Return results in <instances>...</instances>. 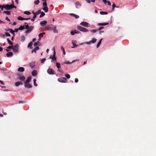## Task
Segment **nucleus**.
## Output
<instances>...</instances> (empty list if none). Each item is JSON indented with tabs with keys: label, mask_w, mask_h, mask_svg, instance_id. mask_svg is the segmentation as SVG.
<instances>
[{
	"label": "nucleus",
	"mask_w": 156,
	"mask_h": 156,
	"mask_svg": "<svg viewBox=\"0 0 156 156\" xmlns=\"http://www.w3.org/2000/svg\"><path fill=\"white\" fill-rule=\"evenodd\" d=\"M108 23H98V25L99 26H103L108 25Z\"/></svg>",
	"instance_id": "17"
},
{
	"label": "nucleus",
	"mask_w": 156,
	"mask_h": 156,
	"mask_svg": "<svg viewBox=\"0 0 156 156\" xmlns=\"http://www.w3.org/2000/svg\"><path fill=\"white\" fill-rule=\"evenodd\" d=\"M24 29V27L23 26H20L18 28V29L20 30H23Z\"/></svg>",
	"instance_id": "37"
},
{
	"label": "nucleus",
	"mask_w": 156,
	"mask_h": 156,
	"mask_svg": "<svg viewBox=\"0 0 156 156\" xmlns=\"http://www.w3.org/2000/svg\"><path fill=\"white\" fill-rule=\"evenodd\" d=\"M3 13H5L7 15H9L10 14L11 12L9 11H5Z\"/></svg>",
	"instance_id": "33"
},
{
	"label": "nucleus",
	"mask_w": 156,
	"mask_h": 156,
	"mask_svg": "<svg viewBox=\"0 0 156 156\" xmlns=\"http://www.w3.org/2000/svg\"><path fill=\"white\" fill-rule=\"evenodd\" d=\"M17 19L19 20H28L30 19V18H25L23 17H22L21 16H19L18 18Z\"/></svg>",
	"instance_id": "8"
},
{
	"label": "nucleus",
	"mask_w": 156,
	"mask_h": 156,
	"mask_svg": "<svg viewBox=\"0 0 156 156\" xmlns=\"http://www.w3.org/2000/svg\"><path fill=\"white\" fill-rule=\"evenodd\" d=\"M13 55V53L12 52H9L7 53L6 55L8 57L10 56H12Z\"/></svg>",
	"instance_id": "24"
},
{
	"label": "nucleus",
	"mask_w": 156,
	"mask_h": 156,
	"mask_svg": "<svg viewBox=\"0 0 156 156\" xmlns=\"http://www.w3.org/2000/svg\"><path fill=\"white\" fill-rule=\"evenodd\" d=\"M102 39H103L102 38V39H101L99 41V42L98 43V44H97V48H98V47L100 45V44H101V41H102Z\"/></svg>",
	"instance_id": "27"
},
{
	"label": "nucleus",
	"mask_w": 156,
	"mask_h": 156,
	"mask_svg": "<svg viewBox=\"0 0 156 156\" xmlns=\"http://www.w3.org/2000/svg\"><path fill=\"white\" fill-rule=\"evenodd\" d=\"M65 76L67 79H69L70 77V75L69 74H66L65 75Z\"/></svg>",
	"instance_id": "44"
},
{
	"label": "nucleus",
	"mask_w": 156,
	"mask_h": 156,
	"mask_svg": "<svg viewBox=\"0 0 156 156\" xmlns=\"http://www.w3.org/2000/svg\"><path fill=\"white\" fill-rule=\"evenodd\" d=\"M42 9L44 10L45 12H47L48 11V9L47 7H43L42 8Z\"/></svg>",
	"instance_id": "22"
},
{
	"label": "nucleus",
	"mask_w": 156,
	"mask_h": 156,
	"mask_svg": "<svg viewBox=\"0 0 156 156\" xmlns=\"http://www.w3.org/2000/svg\"><path fill=\"white\" fill-rule=\"evenodd\" d=\"M107 3L108 5H111V3L109 2L108 1L107 2Z\"/></svg>",
	"instance_id": "59"
},
{
	"label": "nucleus",
	"mask_w": 156,
	"mask_h": 156,
	"mask_svg": "<svg viewBox=\"0 0 156 156\" xmlns=\"http://www.w3.org/2000/svg\"><path fill=\"white\" fill-rule=\"evenodd\" d=\"M19 79L20 80L23 81L25 80V77L23 76H20L19 77Z\"/></svg>",
	"instance_id": "26"
},
{
	"label": "nucleus",
	"mask_w": 156,
	"mask_h": 156,
	"mask_svg": "<svg viewBox=\"0 0 156 156\" xmlns=\"http://www.w3.org/2000/svg\"><path fill=\"white\" fill-rule=\"evenodd\" d=\"M56 66L58 69H59L61 67L60 64L58 62H56Z\"/></svg>",
	"instance_id": "30"
},
{
	"label": "nucleus",
	"mask_w": 156,
	"mask_h": 156,
	"mask_svg": "<svg viewBox=\"0 0 156 156\" xmlns=\"http://www.w3.org/2000/svg\"><path fill=\"white\" fill-rule=\"evenodd\" d=\"M40 3V1L39 0H37L34 1V3L36 5H38Z\"/></svg>",
	"instance_id": "39"
},
{
	"label": "nucleus",
	"mask_w": 156,
	"mask_h": 156,
	"mask_svg": "<svg viewBox=\"0 0 156 156\" xmlns=\"http://www.w3.org/2000/svg\"><path fill=\"white\" fill-rule=\"evenodd\" d=\"M24 13L26 15H29L30 14V12L29 11H25Z\"/></svg>",
	"instance_id": "43"
},
{
	"label": "nucleus",
	"mask_w": 156,
	"mask_h": 156,
	"mask_svg": "<svg viewBox=\"0 0 156 156\" xmlns=\"http://www.w3.org/2000/svg\"><path fill=\"white\" fill-rule=\"evenodd\" d=\"M84 43H85V44H90L91 43V42L90 41H88V42H84Z\"/></svg>",
	"instance_id": "48"
},
{
	"label": "nucleus",
	"mask_w": 156,
	"mask_h": 156,
	"mask_svg": "<svg viewBox=\"0 0 156 156\" xmlns=\"http://www.w3.org/2000/svg\"><path fill=\"white\" fill-rule=\"evenodd\" d=\"M9 32L13 34H14V31L12 29H10L9 30Z\"/></svg>",
	"instance_id": "49"
},
{
	"label": "nucleus",
	"mask_w": 156,
	"mask_h": 156,
	"mask_svg": "<svg viewBox=\"0 0 156 156\" xmlns=\"http://www.w3.org/2000/svg\"><path fill=\"white\" fill-rule=\"evenodd\" d=\"M31 77H29L27 80L24 81V82L25 83H29V82L31 81Z\"/></svg>",
	"instance_id": "18"
},
{
	"label": "nucleus",
	"mask_w": 156,
	"mask_h": 156,
	"mask_svg": "<svg viewBox=\"0 0 156 156\" xmlns=\"http://www.w3.org/2000/svg\"><path fill=\"white\" fill-rule=\"evenodd\" d=\"M33 29V26H30L28 29L26 30V33H29Z\"/></svg>",
	"instance_id": "12"
},
{
	"label": "nucleus",
	"mask_w": 156,
	"mask_h": 156,
	"mask_svg": "<svg viewBox=\"0 0 156 156\" xmlns=\"http://www.w3.org/2000/svg\"><path fill=\"white\" fill-rule=\"evenodd\" d=\"M104 28V27H100L99 29H98V30H101L102 29H103V28Z\"/></svg>",
	"instance_id": "60"
},
{
	"label": "nucleus",
	"mask_w": 156,
	"mask_h": 156,
	"mask_svg": "<svg viewBox=\"0 0 156 156\" xmlns=\"http://www.w3.org/2000/svg\"><path fill=\"white\" fill-rule=\"evenodd\" d=\"M78 32H76V31H72L71 32V34L72 35H74L75 34H78Z\"/></svg>",
	"instance_id": "29"
},
{
	"label": "nucleus",
	"mask_w": 156,
	"mask_h": 156,
	"mask_svg": "<svg viewBox=\"0 0 156 156\" xmlns=\"http://www.w3.org/2000/svg\"><path fill=\"white\" fill-rule=\"evenodd\" d=\"M45 15L44 13L43 12H41V15L40 16V17L41 18L43 16H44Z\"/></svg>",
	"instance_id": "35"
},
{
	"label": "nucleus",
	"mask_w": 156,
	"mask_h": 156,
	"mask_svg": "<svg viewBox=\"0 0 156 156\" xmlns=\"http://www.w3.org/2000/svg\"><path fill=\"white\" fill-rule=\"evenodd\" d=\"M77 43V41L75 40H73L72 41V43L73 45L72 47V48H74L77 47L78 45H76V44Z\"/></svg>",
	"instance_id": "5"
},
{
	"label": "nucleus",
	"mask_w": 156,
	"mask_h": 156,
	"mask_svg": "<svg viewBox=\"0 0 156 156\" xmlns=\"http://www.w3.org/2000/svg\"><path fill=\"white\" fill-rule=\"evenodd\" d=\"M100 13L101 15H106L108 14V13L107 12L104 11L100 12Z\"/></svg>",
	"instance_id": "32"
},
{
	"label": "nucleus",
	"mask_w": 156,
	"mask_h": 156,
	"mask_svg": "<svg viewBox=\"0 0 156 156\" xmlns=\"http://www.w3.org/2000/svg\"><path fill=\"white\" fill-rule=\"evenodd\" d=\"M20 84H23V83H21V82H16L15 84V85L17 87L19 86Z\"/></svg>",
	"instance_id": "28"
},
{
	"label": "nucleus",
	"mask_w": 156,
	"mask_h": 156,
	"mask_svg": "<svg viewBox=\"0 0 156 156\" xmlns=\"http://www.w3.org/2000/svg\"><path fill=\"white\" fill-rule=\"evenodd\" d=\"M18 30H19L18 29H15V31H14L15 32H17L18 31Z\"/></svg>",
	"instance_id": "63"
},
{
	"label": "nucleus",
	"mask_w": 156,
	"mask_h": 156,
	"mask_svg": "<svg viewBox=\"0 0 156 156\" xmlns=\"http://www.w3.org/2000/svg\"><path fill=\"white\" fill-rule=\"evenodd\" d=\"M41 10H39L37 12H35V14L37 16V15L41 13Z\"/></svg>",
	"instance_id": "38"
},
{
	"label": "nucleus",
	"mask_w": 156,
	"mask_h": 156,
	"mask_svg": "<svg viewBox=\"0 0 156 156\" xmlns=\"http://www.w3.org/2000/svg\"><path fill=\"white\" fill-rule=\"evenodd\" d=\"M5 34L6 36L7 37H9V36H10V34H9V33H8L6 32L5 33Z\"/></svg>",
	"instance_id": "52"
},
{
	"label": "nucleus",
	"mask_w": 156,
	"mask_h": 156,
	"mask_svg": "<svg viewBox=\"0 0 156 156\" xmlns=\"http://www.w3.org/2000/svg\"><path fill=\"white\" fill-rule=\"evenodd\" d=\"M3 50L2 48L0 47V51H1Z\"/></svg>",
	"instance_id": "64"
},
{
	"label": "nucleus",
	"mask_w": 156,
	"mask_h": 156,
	"mask_svg": "<svg viewBox=\"0 0 156 156\" xmlns=\"http://www.w3.org/2000/svg\"><path fill=\"white\" fill-rule=\"evenodd\" d=\"M37 74V72L35 70H34L32 73V75L33 76H35Z\"/></svg>",
	"instance_id": "16"
},
{
	"label": "nucleus",
	"mask_w": 156,
	"mask_h": 156,
	"mask_svg": "<svg viewBox=\"0 0 156 156\" xmlns=\"http://www.w3.org/2000/svg\"><path fill=\"white\" fill-rule=\"evenodd\" d=\"M78 81V79H77V78H76L75 79V82H76V83H77Z\"/></svg>",
	"instance_id": "55"
},
{
	"label": "nucleus",
	"mask_w": 156,
	"mask_h": 156,
	"mask_svg": "<svg viewBox=\"0 0 156 156\" xmlns=\"http://www.w3.org/2000/svg\"><path fill=\"white\" fill-rule=\"evenodd\" d=\"M41 45V43L39 42L34 43V46L37 47V46H39Z\"/></svg>",
	"instance_id": "15"
},
{
	"label": "nucleus",
	"mask_w": 156,
	"mask_h": 156,
	"mask_svg": "<svg viewBox=\"0 0 156 156\" xmlns=\"http://www.w3.org/2000/svg\"><path fill=\"white\" fill-rule=\"evenodd\" d=\"M45 33L44 32H43L42 33L38 35V37H39V40L40 41L41 38L43 37V35Z\"/></svg>",
	"instance_id": "11"
},
{
	"label": "nucleus",
	"mask_w": 156,
	"mask_h": 156,
	"mask_svg": "<svg viewBox=\"0 0 156 156\" xmlns=\"http://www.w3.org/2000/svg\"><path fill=\"white\" fill-rule=\"evenodd\" d=\"M45 60H46L45 58H44L42 59H41V63H44V61H45Z\"/></svg>",
	"instance_id": "47"
},
{
	"label": "nucleus",
	"mask_w": 156,
	"mask_h": 156,
	"mask_svg": "<svg viewBox=\"0 0 156 156\" xmlns=\"http://www.w3.org/2000/svg\"><path fill=\"white\" fill-rule=\"evenodd\" d=\"M13 47L12 46H9L7 48L8 49H11Z\"/></svg>",
	"instance_id": "54"
},
{
	"label": "nucleus",
	"mask_w": 156,
	"mask_h": 156,
	"mask_svg": "<svg viewBox=\"0 0 156 156\" xmlns=\"http://www.w3.org/2000/svg\"><path fill=\"white\" fill-rule=\"evenodd\" d=\"M70 15L73 16L76 19L78 18L79 17V16L73 13H70Z\"/></svg>",
	"instance_id": "23"
},
{
	"label": "nucleus",
	"mask_w": 156,
	"mask_h": 156,
	"mask_svg": "<svg viewBox=\"0 0 156 156\" xmlns=\"http://www.w3.org/2000/svg\"><path fill=\"white\" fill-rule=\"evenodd\" d=\"M39 48L38 47H36L31 51V53H36V51L39 50Z\"/></svg>",
	"instance_id": "10"
},
{
	"label": "nucleus",
	"mask_w": 156,
	"mask_h": 156,
	"mask_svg": "<svg viewBox=\"0 0 156 156\" xmlns=\"http://www.w3.org/2000/svg\"><path fill=\"white\" fill-rule=\"evenodd\" d=\"M21 41H24L25 40V37L24 36H22L21 37Z\"/></svg>",
	"instance_id": "41"
},
{
	"label": "nucleus",
	"mask_w": 156,
	"mask_h": 156,
	"mask_svg": "<svg viewBox=\"0 0 156 156\" xmlns=\"http://www.w3.org/2000/svg\"><path fill=\"white\" fill-rule=\"evenodd\" d=\"M34 82V85L35 86H37V84L36 83V79H34L33 80Z\"/></svg>",
	"instance_id": "46"
},
{
	"label": "nucleus",
	"mask_w": 156,
	"mask_h": 156,
	"mask_svg": "<svg viewBox=\"0 0 156 156\" xmlns=\"http://www.w3.org/2000/svg\"><path fill=\"white\" fill-rule=\"evenodd\" d=\"M103 2H104V3L106 4L107 3L106 0H102Z\"/></svg>",
	"instance_id": "61"
},
{
	"label": "nucleus",
	"mask_w": 156,
	"mask_h": 156,
	"mask_svg": "<svg viewBox=\"0 0 156 156\" xmlns=\"http://www.w3.org/2000/svg\"><path fill=\"white\" fill-rule=\"evenodd\" d=\"M13 51L15 52H18V48L13 47Z\"/></svg>",
	"instance_id": "31"
},
{
	"label": "nucleus",
	"mask_w": 156,
	"mask_h": 156,
	"mask_svg": "<svg viewBox=\"0 0 156 156\" xmlns=\"http://www.w3.org/2000/svg\"><path fill=\"white\" fill-rule=\"evenodd\" d=\"M50 58L52 59V60H51L52 62L54 60H56V58H54V57L53 56H50Z\"/></svg>",
	"instance_id": "40"
},
{
	"label": "nucleus",
	"mask_w": 156,
	"mask_h": 156,
	"mask_svg": "<svg viewBox=\"0 0 156 156\" xmlns=\"http://www.w3.org/2000/svg\"><path fill=\"white\" fill-rule=\"evenodd\" d=\"M5 23L2 21V20H0V24L4 23Z\"/></svg>",
	"instance_id": "62"
},
{
	"label": "nucleus",
	"mask_w": 156,
	"mask_h": 156,
	"mask_svg": "<svg viewBox=\"0 0 156 156\" xmlns=\"http://www.w3.org/2000/svg\"><path fill=\"white\" fill-rule=\"evenodd\" d=\"M75 5L76 6V7L78 9L81 6V4L79 2H76L75 3Z\"/></svg>",
	"instance_id": "14"
},
{
	"label": "nucleus",
	"mask_w": 156,
	"mask_h": 156,
	"mask_svg": "<svg viewBox=\"0 0 156 156\" xmlns=\"http://www.w3.org/2000/svg\"><path fill=\"white\" fill-rule=\"evenodd\" d=\"M5 19L7 20V21H10V20L8 18V17H6V18H5Z\"/></svg>",
	"instance_id": "57"
},
{
	"label": "nucleus",
	"mask_w": 156,
	"mask_h": 156,
	"mask_svg": "<svg viewBox=\"0 0 156 156\" xmlns=\"http://www.w3.org/2000/svg\"><path fill=\"white\" fill-rule=\"evenodd\" d=\"M58 81L61 83H66L67 82V79L64 77L59 78L58 79Z\"/></svg>",
	"instance_id": "3"
},
{
	"label": "nucleus",
	"mask_w": 156,
	"mask_h": 156,
	"mask_svg": "<svg viewBox=\"0 0 156 156\" xmlns=\"http://www.w3.org/2000/svg\"><path fill=\"white\" fill-rule=\"evenodd\" d=\"M116 7V5L114 3L112 5V10H114L115 8Z\"/></svg>",
	"instance_id": "51"
},
{
	"label": "nucleus",
	"mask_w": 156,
	"mask_h": 156,
	"mask_svg": "<svg viewBox=\"0 0 156 156\" xmlns=\"http://www.w3.org/2000/svg\"><path fill=\"white\" fill-rule=\"evenodd\" d=\"M18 70L19 71L23 72L24 70V68L23 67H20L18 68Z\"/></svg>",
	"instance_id": "19"
},
{
	"label": "nucleus",
	"mask_w": 156,
	"mask_h": 156,
	"mask_svg": "<svg viewBox=\"0 0 156 156\" xmlns=\"http://www.w3.org/2000/svg\"><path fill=\"white\" fill-rule=\"evenodd\" d=\"M33 13L34 14V16L32 19H31V20L33 22L35 20V19L36 17L37 16L36 15L34 12H33Z\"/></svg>",
	"instance_id": "20"
},
{
	"label": "nucleus",
	"mask_w": 156,
	"mask_h": 156,
	"mask_svg": "<svg viewBox=\"0 0 156 156\" xmlns=\"http://www.w3.org/2000/svg\"><path fill=\"white\" fill-rule=\"evenodd\" d=\"M98 31V30H92L90 31L91 32L95 33L96 32Z\"/></svg>",
	"instance_id": "50"
},
{
	"label": "nucleus",
	"mask_w": 156,
	"mask_h": 156,
	"mask_svg": "<svg viewBox=\"0 0 156 156\" xmlns=\"http://www.w3.org/2000/svg\"><path fill=\"white\" fill-rule=\"evenodd\" d=\"M77 29L80 31L84 32H87L89 31V30L83 27L79 26L77 27Z\"/></svg>",
	"instance_id": "2"
},
{
	"label": "nucleus",
	"mask_w": 156,
	"mask_h": 156,
	"mask_svg": "<svg viewBox=\"0 0 156 156\" xmlns=\"http://www.w3.org/2000/svg\"><path fill=\"white\" fill-rule=\"evenodd\" d=\"M58 71L59 72H60V73H63V71H62V70H61V69H58Z\"/></svg>",
	"instance_id": "56"
},
{
	"label": "nucleus",
	"mask_w": 156,
	"mask_h": 156,
	"mask_svg": "<svg viewBox=\"0 0 156 156\" xmlns=\"http://www.w3.org/2000/svg\"><path fill=\"white\" fill-rule=\"evenodd\" d=\"M80 24L83 26L86 27H89V23L85 22H82L80 23Z\"/></svg>",
	"instance_id": "7"
},
{
	"label": "nucleus",
	"mask_w": 156,
	"mask_h": 156,
	"mask_svg": "<svg viewBox=\"0 0 156 156\" xmlns=\"http://www.w3.org/2000/svg\"><path fill=\"white\" fill-rule=\"evenodd\" d=\"M43 7H47V3L46 2H44L43 3Z\"/></svg>",
	"instance_id": "45"
},
{
	"label": "nucleus",
	"mask_w": 156,
	"mask_h": 156,
	"mask_svg": "<svg viewBox=\"0 0 156 156\" xmlns=\"http://www.w3.org/2000/svg\"><path fill=\"white\" fill-rule=\"evenodd\" d=\"M96 41H97V39L96 38H93L92 39V40L91 41H90L91 43H94L95 42H96Z\"/></svg>",
	"instance_id": "25"
},
{
	"label": "nucleus",
	"mask_w": 156,
	"mask_h": 156,
	"mask_svg": "<svg viewBox=\"0 0 156 156\" xmlns=\"http://www.w3.org/2000/svg\"><path fill=\"white\" fill-rule=\"evenodd\" d=\"M24 24L25 25V28L26 29H28L29 27L28 24L27 23H24Z\"/></svg>",
	"instance_id": "42"
},
{
	"label": "nucleus",
	"mask_w": 156,
	"mask_h": 156,
	"mask_svg": "<svg viewBox=\"0 0 156 156\" xmlns=\"http://www.w3.org/2000/svg\"><path fill=\"white\" fill-rule=\"evenodd\" d=\"M18 44H16L13 47L16 48H18Z\"/></svg>",
	"instance_id": "53"
},
{
	"label": "nucleus",
	"mask_w": 156,
	"mask_h": 156,
	"mask_svg": "<svg viewBox=\"0 0 156 156\" xmlns=\"http://www.w3.org/2000/svg\"><path fill=\"white\" fill-rule=\"evenodd\" d=\"M24 83H25L24 86L26 87L27 88H30L31 87V85L30 83H27L25 82H24Z\"/></svg>",
	"instance_id": "9"
},
{
	"label": "nucleus",
	"mask_w": 156,
	"mask_h": 156,
	"mask_svg": "<svg viewBox=\"0 0 156 156\" xmlns=\"http://www.w3.org/2000/svg\"><path fill=\"white\" fill-rule=\"evenodd\" d=\"M53 50L54 51V56H55V48H53Z\"/></svg>",
	"instance_id": "58"
},
{
	"label": "nucleus",
	"mask_w": 156,
	"mask_h": 156,
	"mask_svg": "<svg viewBox=\"0 0 156 156\" xmlns=\"http://www.w3.org/2000/svg\"><path fill=\"white\" fill-rule=\"evenodd\" d=\"M47 73L49 74L52 75L55 74V72L52 69H49L47 70Z\"/></svg>",
	"instance_id": "6"
},
{
	"label": "nucleus",
	"mask_w": 156,
	"mask_h": 156,
	"mask_svg": "<svg viewBox=\"0 0 156 156\" xmlns=\"http://www.w3.org/2000/svg\"><path fill=\"white\" fill-rule=\"evenodd\" d=\"M50 26L52 27V30L54 33H57L58 31L56 29V26H53L52 25H51Z\"/></svg>",
	"instance_id": "4"
},
{
	"label": "nucleus",
	"mask_w": 156,
	"mask_h": 156,
	"mask_svg": "<svg viewBox=\"0 0 156 156\" xmlns=\"http://www.w3.org/2000/svg\"><path fill=\"white\" fill-rule=\"evenodd\" d=\"M7 41H8V43L11 45H12L13 44L12 42H11L8 39H7Z\"/></svg>",
	"instance_id": "36"
},
{
	"label": "nucleus",
	"mask_w": 156,
	"mask_h": 156,
	"mask_svg": "<svg viewBox=\"0 0 156 156\" xmlns=\"http://www.w3.org/2000/svg\"><path fill=\"white\" fill-rule=\"evenodd\" d=\"M61 50L62 51H63V54L65 55L66 53H65V49H64V48L62 46H61Z\"/></svg>",
	"instance_id": "34"
},
{
	"label": "nucleus",
	"mask_w": 156,
	"mask_h": 156,
	"mask_svg": "<svg viewBox=\"0 0 156 156\" xmlns=\"http://www.w3.org/2000/svg\"><path fill=\"white\" fill-rule=\"evenodd\" d=\"M33 45V43L32 42H30L28 44V48L32 49V46Z\"/></svg>",
	"instance_id": "21"
},
{
	"label": "nucleus",
	"mask_w": 156,
	"mask_h": 156,
	"mask_svg": "<svg viewBox=\"0 0 156 156\" xmlns=\"http://www.w3.org/2000/svg\"><path fill=\"white\" fill-rule=\"evenodd\" d=\"M14 2L12 1V4L11 5H2V7L4 8L6 10H9L12 8H16V7L14 5Z\"/></svg>",
	"instance_id": "1"
},
{
	"label": "nucleus",
	"mask_w": 156,
	"mask_h": 156,
	"mask_svg": "<svg viewBox=\"0 0 156 156\" xmlns=\"http://www.w3.org/2000/svg\"><path fill=\"white\" fill-rule=\"evenodd\" d=\"M47 23V22L46 21L44 20L43 21H42L40 23V24L42 26H44L45 25H46Z\"/></svg>",
	"instance_id": "13"
}]
</instances>
